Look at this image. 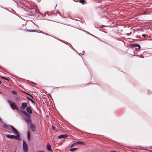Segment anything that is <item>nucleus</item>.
I'll use <instances>...</instances> for the list:
<instances>
[{"label":"nucleus","mask_w":152,"mask_h":152,"mask_svg":"<svg viewBox=\"0 0 152 152\" xmlns=\"http://www.w3.org/2000/svg\"><path fill=\"white\" fill-rule=\"evenodd\" d=\"M10 127L13 130L14 133L16 134V135L15 136L13 135L8 134L6 135V137L7 138L10 139H15L17 140H19L20 139V135L17 130L11 125L10 126Z\"/></svg>","instance_id":"1"},{"label":"nucleus","mask_w":152,"mask_h":152,"mask_svg":"<svg viewBox=\"0 0 152 152\" xmlns=\"http://www.w3.org/2000/svg\"><path fill=\"white\" fill-rule=\"evenodd\" d=\"M7 101L8 103L10 105V107L12 108L13 110H14L16 109L17 110H19L18 108L16 106L14 102L9 100H7Z\"/></svg>","instance_id":"2"},{"label":"nucleus","mask_w":152,"mask_h":152,"mask_svg":"<svg viewBox=\"0 0 152 152\" xmlns=\"http://www.w3.org/2000/svg\"><path fill=\"white\" fill-rule=\"evenodd\" d=\"M23 150L24 152H28V146L27 143L25 142L24 140L23 141Z\"/></svg>","instance_id":"3"},{"label":"nucleus","mask_w":152,"mask_h":152,"mask_svg":"<svg viewBox=\"0 0 152 152\" xmlns=\"http://www.w3.org/2000/svg\"><path fill=\"white\" fill-rule=\"evenodd\" d=\"M21 112L24 114L28 118H31V115L30 114L27 113L25 111L21 110Z\"/></svg>","instance_id":"4"},{"label":"nucleus","mask_w":152,"mask_h":152,"mask_svg":"<svg viewBox=\"0 0 152 152\" xmlns=\"http://www.w3.org/2000/svg\"><path fill=\"white\" fill-rule=\"evenodd\" d=\"M27 106V103L26 102L23 103L22 104L21 107L20 108L23 110H24Z\"/></svg>","instance_id":"5"},{"label":"nucleus","mask_w":152,"mask_h":152,"mask_svg":"<svg viewBox=\"0 0 152 152\" xmlns=\"http://www.w3.org/2000/svg\"><path fill=\"white\" fill-rule=\"evenodd\" d=\"M68 136V135L66 134H64L60 135L58 136V138L61 139H64Z\"/></svg>","instance_id":"6"},{"label":"nucleus","mask_w":152,"mask_h":152,"mask_svg":"<svg viewBox=\"0 0 152 152\" xmlns=\"http://www.w3.org/2000/svg\"><path fill=\"white\" fill-rule=\"evenodd\" d=\"M30 126L31 129L33 132L34 131L36 130L35 126L34 124L33 123H31L30 124Z\"/></svg>","instance_id":"7"},{"label":"nucleus","mask_w":152,"mask_h":152,"mask_svg":"<svg viewBox=\"0 0 152 152\" xmlns=\"http://www.w3.org/2000/svg\"><path fill=\"white\" fill-rule=\"evenodd\" d=\"M46 148L47 150L48 151H51L52 150L50 145L49 143H48L47 144Z\"/></svg>","instance_id":"8"},{"label":"nucleus","mask_w":152,"mask_h":152,"mask_svg":"<svg viewBox=\"0 0 152 152\" xmlns=\"http://www.w3.org/2000/svg\"><path fill=\"white\" fill-rule=\"evenodd\" d=\"M26 111L29 113L31 114L32 113V110L29 107H27Z\"/></svg>","instance_id":"9"},{"label":"nucleus","mask_w":152,"mask_h":152,"mask_svg":"<svg viewBox=\"0 0 152 152\" xmlns=\"http://www.w3.org/2000/svg\"><path fill=\"white\" fill-rule=\"evenodd\" d=\"M30 118H28V119H25V121H26L28 123V124L29 123H30L31 121L30 120Z\"/></svg>","instance_id":"10"},{"label":"nucleus","mask_w":152,"mask_h":152,"mask_svg":"<svg viewBox=\"0 0 152 152\" xmlns=\"http://www.w3.org/2000/svg\"><path fill=\"white\" fill-rule=\"evenodd\" d=\"M27 137L28 140H30V134L29 132L28 131L27 132Z\"/></svg>","instance_id":"11"},{"label":"nucleus","mask_w":152,"mask_h":152,"mask_svg":"<svg viewBox=\"0 0 152 152\" xmlns=\"http://www.w3.org/2000/svg\"><path fill=\"white\" fill-rule=\"evenodd\" d=\"M77 148H71L70 149V151L72 152L74 151L77 150Z\"/></svg>","instance_id":"12"},{"label":"nucleus","mask_w":152,"mask_h":152,"mask_svg":"<svg viewBox=\"0 0 152 152\" xmlns=\"http://www.w3.org/2000/svg\"><path fill=\"white\" fill-rule=\"evenodd\" d=\"M3 126L4 128H6V129H8V128H9V127H8V126L5 124H4L3 125Z\"/></svg>","instance_id":"13"},{"label":"nucleus","mask_w":152,"mask_h":152,"mask_svg":"<svg viewBox=\"0 0 152 152\" xmlns=\"http://www.w3.org/2000/svg\"><path fill=\"white\" fill-rule=\"evenodd\" d=\"M133 46L134 47H138L139 48H140V46L138 44H134V45H133Z\"/></svg>","instance_id":"14"},{"label":"nucleus","mask_w":152,"mask_h":152,"mask_svg":"<svg viewBox=\"0 0 152 152\" xmlns=\"http://www.w3.org/2000/svg\"><path fill=\"white\" fill-rule=\"evenodd\" d=\"M85 0H79V2L80 3L84 4V3L85 2Z\"/></svg>","instance_id":"15"},{"label":"nucleus","mask_w":152,"mask_h":152,"mask_svg":"<svg viewBox=\"0 0 152 152\" xmlns=\"http://www.w3.org/2000/svg\"><path fill=\"white\" fill-rule=\"evenodd\" d=\"M12 93L13 94H15V95H17V92L14 90H13L12 91Z\"/></svg>","instance_id":"16"},{"label":"nucleus","mask_w":152,"mask_h":152,"mask_svg":"<svg viewBox=\"0 0 152 152\" xmlns=\"http://www.w3.org/2000/svg\"><path fill=\"white\" fill-rule=\"evenodd\" d=\"M29 100L33 103H34V102L31 99H29Z\"/></svg>","instance_id":"17"},{"label":"nucleus","mask_w":152,"mask_h":152,"mask_svg":"<svg viewBox=\"0 0 152 152\" xmlns=\"http://www.w3.org/2000/svg\"><path fill=\"white\" fill-rule=\"evenodd\" d=\"M142 36L143 37H146L145 35V34H142Z\"/></svg>","instance_id":"18"},{"label":"nucleus","mask_w":152,"mask_h":152,"mask_svg":"<svg viewBox=\"0 0 152 152\" xmlns=\"http://www.w3.org/2000/svg\"><path fill=\"white\" fill-rule=\"evenodd\" d=\"M37 152H44L43 151H38Z\"/></svg>","instance_id":"19"},{"label":"nucleus","mask_w":152,"mask_h":152,"mask_svg":"<svg viewBox=\"0 0 152 152\" xmlns=\"http://www.w3.org/2000/svg\"><path fill=\"white\" fill-rule=\"evenodd\" d=\"M110 152H116V151H111Z\"/></svg>","instance_id":"20"},{"label":"nucleus","mask_w":152,"mask_h":152,"mask_svg":"<svg viewBox=\"0 0 152 152\" xmlns=\"http://www.w3.org/2000/svg\"><path fill=\"white\" fill-rule=\"evenodd\" d=\"M3 79H5V78H6L5 77H1Z\"/></svg>","instance_id":"21"},{"label":"nucleus","mask_w":152,"mask_h":152,"mask_svg":"<svg viewBox=\"0 0 152 152\" xmlns=\"http://www.w3.org/2000/svg\"><path fill=\"white\" fill-rule=\"evenodd\" d=\"M5 80H9L8 79L6 78H5Z\"/></svg>","instance_id":"22"},{"label":"nucleus","mask_w":152,"mask_h":152,"mask_svg":"<svg viewBox=\"0 0 152 152\" xmlns=\"http://www.w3.org/2000/svg\"><path fill=\"white\" fill-rule=\"evenodd\" d=\"M1 80H0V84H1Z\"/></svg>","instance_id":"23"},{"label":"nucleus","mask_w":152,"mask_h":152,"mask_svg":"<svg viewBox=\"0 0 152 152\" xmlns=\"http://www.w3.org/2000/svg\"><path fill=\"white\" fill-rule=\"evenodd\" d=\"M30 96H31L32 98H33V97L32 96V95H30Z\"/></svg>","instance_id":"24"},{"label":"nucleus","mask_w":152,"mask_h":152,"mask_svg":"<svg viewBox=\"0 0 152 152\" xmlns=\"http://www.w3.org/2000/svg\"><path fill=\"white\" fill-rule=\"evenodd\" d=\"M28 99H29H29H30L29 98H28Z\"/></svg>","instance_id":"25"},{"label":"nucleus","mask_w":152,"mask_h":152,"mask_svg":"<svg viewBox=\"0 0 152 152\" xmlns=\"http://www.w3.org/2000/svg\"><path fill=\"white\" fill-rule=\"evenodd\" d=\"M81 142V143L82 142Z\"/></svg>","instance_id":"26"}]
</instances>
